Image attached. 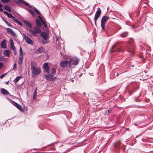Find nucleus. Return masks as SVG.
<instances>
[{"label":"nucleus","instance_id":"obj_1","mask_svg":"<svg viewBox=\"0 0 153 153\" xmlns=\"http://www.w3.org/2000/svg\"><path fill=\"white\" fill-rule=\"evenodd\" d=\"M124 48L126 49L129 52L133 53L135 49V46L134 44L129 43L125 45H122L121 44L118 43L112 47L111 51L112 52L117 51L123 52V49Z\"/></svg>","mask_w":153,"mask_h":153},{"label":"nucleus","instance_id":"obj_2","mask_svg":"<svg viewBox=\"0 0 153 153\" xmlns=\"http://www.w3.org/2000/svg\"><path fill=\"white\" fill-rule=\"evenodd\" d=\"M57 68V66L56 65H52L51 67L47 72L48 75L45 74L44 75V77H45L47 80L54 81L56 77H55L54 76L56 74Z\"/></svg>","mask_w":153,"mask_h":153},{"label":"nucleus","instance_id":"obj_3","mask_svg":"<svg viewBox=\"0 0 153 153\" xmlns=\"http://www.w3.org/2000/svg\"><path fill=\"white\" fill-rule=\"evenodd\" d=\"M32 75L33 77L39 75L40 73V68L37 67V64L35 62H32L31 64Z\"/></svg>","mask_w":153,"mask_h":153},{"label":"nucleus","instance_id":"obj_4","mask_svg":"<svg viewBox=\"0 0 153 153\" xmlns=\"http://www.w3.org/2000/svg\"><path fill=\"white\" fill-rule=\"evenodd\" d=\"M40 36L44 40H42L41 42L42 44L45 45L49 42V41H47L50 37L49 33L48 32H41L40 33Z\"/></svg>","mask_w":153,"mask_h":153},{"label":"nucleus","instance_id":"obj_5","mask_svg":"<svg viewBox=\"0 0 153 153\" xmlns=\"http://www.w3.org/2000/svg\"><path fill=\"white\" fill-rule=\"evenodd\" d=\"M79 61V59L75 57L73 59H71L69 61V65L70 66L71 65H76L78 64Z\"/></svg>","mask_w":153,"mask_h":153},{"label":"nucleus","instance_id":"obj_6","mask_svg":"<svg viewBox=\"0 0 153 153\" xmlns=\"http://www.w3.org/2000/svg\"><path fill=\"white\" fill-rule=\"evenodd\" d=\"M109 19V17L107 16H104L102 17L101 22L102 29H105V23Z\"/></svg>","mask_w":153,"mask_h":153},{"label":"nucleus","instance_id":"obj_7","mask_svg":"<svg viewBox=\"0 0 153 153\" xmlns=\"http://www.w3.org/2000/svg\"><path fill=\"white\" fill-rule=\"evenodd\" d=\"M30 9H27V10L30 13V14L33 16H34L35 14L33 12V10H34L35 12L37 13V14L39 15L40 14V13L36 8H33L32 6V7H29Z\"/></svg>","mask_w":153,"mask_h":153},{"label":"nucleus","instance_id":"obj_8","mask_svg":"<svg viewBox=\"0 0 153 153\" xmlns=\"http://www.w3.org/2000/svg\"><path fill=\"white\" fill-rule=\"evenodd\" d=\"M30 9H27V10L30 13V14L33 16H34L35 14L33 12V10H34L35 12L37 13V14L39 15L40 14V13L36 8H33L32 6V7H29Z\"/></svg>","mask_w":153,"mask_h":153},{"label":"nucleus","instance_id":"obj_9","mask_svg":"<svg viewBox=\"0 0 153 153\" xmlns=\"http://www.w3.org/2000/svg\"><path fill=\"white\" fill-rule=\"evenodd\" d=\"M24 53L23 52L21 47L20 48V53L19 57V60L18 61V64L21 65L23 61V59Z\"/></svg>","mask_w":153,"mask_h":153},{"label":"nucleus","instance_id":"obj_10","mask_svg":"<svg viewBox=\"0 0 153 153\" xmlns=\"http://www.w3.org/2000/svg\"><path fill=\"white\" fill-rule=\"evenodd\" d=\"M101 14V10L100 8H98L95 14L94 20L95 24H96L97 21L100 16Z\"/></svg>","mask_w":153,"mask_h":153},{"label":"nucleus","instance_id":"obj_11","mask_svg":"<svg viewBox=\"0 0 153 153\" xmlns=\"http://www.w3.org/2000/svg\"><path fill=\"white\" fill-rule=\"evenodd\" d=\"M30 32L33 36H36L41 31V29H29Z\"/></svg>","mask_w":153,"mask_h":153},{"label":"nucleus","instance_id":"obj_12","mask_svg":"<svg viewBox=\"0 0 153 153\" xmlns=\"http://www.w3.org/2000/svg\"><path fill=\"white\" fill-rule=\"evenodd\" d=\"M13 104L16 106L17 108L22 111H24V109L22 107L21 105L14 101H12Z\"/></svg>","mask_w":153,"mask_h":153},{"label":"nucleus","instance_id":"obj_13","mask_svg":"<svg viewBox=\"0 0 153 153\" xmlns=\"http://www.w3.org/2000/svg\"><path fill=\"white\" fill-rule=\"evenodd\" d=\"M69 62L68 60H64L60 62V65L61 67L64 68L66 67L69 65Z\"/></svg>","mask_w":153,"mask_h":153},{"label":"nucleus","instance_id":"obj_14","mask_svg":"<svg viewBox=\"0 0 153 153\" xmlns=\"http://www.w3.org/2000/svg\"><path fill=\"white\" fill-rule=\"evenodd\" d=\"M18 2H16L18 3L19 4H20V3H22L25 4L26 6H28L29 7H32V6L30 5L28 3L26 2L25 1L23 0H17Z\"/></svg>","mask_w":153,"mask_h":153},{"label":"nucleus","instance_id":"obj_15","mask_svg":"<svg viewBox=\"0 0 153 153\" xmlns=\"http://www.w3.org/2000/svg\"><path fill=\"white\" fill-rule=\"evenodd\" d=\"M24 39L27 43L31 45H33V43L32 40L29 38L27 37L26 36H25Z\"/></svg>","mask_w":153,"mask_h":153},{"label":"nucleus","instance_id":"obj_16","mask_svg":"<svg viewBox=\"0 0 153 153\" xmlns=\"http://www.w3.org/2000/svg\"><path fill=\"white\" fill-rule=\"evenodd\" d=\"M25 24L29 28L31 29L32 27V24L30 22L25 20L23 21Z\"/></svg>","mask_w":153,"mask_h":153},{"label":"nucleus","instance_id":"obj_17","mask_svg":"<svg viewBox=\"0 0 153 153\" xmlns=\"http://www.w3.org/2000/svg\"><path fill=\"white\" fill-rule=\"evenodd\" d=\"M1 47L3 48H7V44L6 40L4 39L3 40L1 43Z\"/></svg>","mask_w":153,"mask_h":153},{"label":"nucleus","instance_id":"obj_18","mask_svg":"<svg viewBox=\"0 0 153 153\" xmlns=\"http://www.w3.org/2000/svg\"><path fill=\"white\" fill-rule=\"evenodd\" d=\"M43 68L47 72L50 69L48 63H45L43 65Z\"/></svg>","mask_w":153,"mask_h":153},{"label":"nucleus","instance_id":"obj_19","mask_svg":"<svg viewBox=\"0 0 153 153\" xmlns=\"http://www.w3.org/2000/svg\"><path fill=\"white\" fill-rule=\"evenodd\" d=\"M3 54L5 56L9 57L10 56V51L8 50H5L3 51Z\"/></svg>","mask_w":153,"mask_h":153},{"label":"nucleus","instance_id":"obj_20","mask_svg":"<svg viewBox=\"0 0 153 153\" xmlns=\"http://www.w3.org/2000/svg\"><path fill=\"white\" fill-rule=\"evenodd\" d=\"M7 32L9 33L11 35L14 37H16V35L15 33L12 29H7Z\"/></svg>","mask_w":153,"mask_h":153},{"label":"nucleus","instance_id":"obj_21","mask_svg":"<svg viewBox=\"0 0 153 153\" xmlns=\"http://www.w3.org/2000/svg\"><path fill=\"white\" fill-rule=\"evenodd\" d=\"M36 26L38 27H41L42 24L41 22L38 19H36Z\"/></svg>","mask_w":153,"mask_h":153},{"label":"nucleus","instance_id":"obj_22","mask_svg":"<svg viewBox=\"0 0 153 153\" xmlns=\"http://www.w3.org/2000/svg\"><path fill=\"white\" fill-rule=\"evenodd\" d=\"M1 93L4 94H9V92L7 90L4 88H3L1 89Z\"/></svg>","mask_w":153,"mask_h":153},{"label":"nucleus","instance_id":"obj_23","mask_svg":"<svg viewBox=\"0 0 153 153\" xmlns=\"http://www.w3.org/2000/svg\"><path fill=\"white\" fill-rule=\"evenodd\" d=\"M128 33L127 32H124L120 34L121 36L122 37H126L128 35Z\"/></svg>","mask_w":153,"mask_h":153},{"label":"nucleus","instance_id":"obj_24","mask_svg":"<svg viewBox=\"0 0 153 153\" xmlns=\"http://www.w3.org/2000/svg\"><path fill=\"white\" fill-rule=\"evenodd\" d=\"M4 8L6 10L8 11V12H11V10L10 7L7 5H5L4 7Z\"/></svg>","mask_w":153,"mask_h":153},{"label":"nucleus","instance_id":"obj_25","mask_svg":"<svg viewBox=\"0 0 153 153\" xmlns=\"http://www.w3.org/2000/svg\"><path fill=\"white\" fill-rule=\"evenodd\" d=\"M44 48L42 47H39L38 49V51L40 52H43L44 51Z\"/></svg>","mask_w":153,"mask_h":153},{"label":"nucleus","instance_id":"obj_26","mask_svg":"<svg viewBox=\"0 0 153 153\" xmlns=\"http://www.w3.org/2000/svg\"><path fill=\"white\" fill-rule=\"evenodd\" d=\"M36 94H37V90L36 89L35 92L34 93L33 98L34 100H35L36 97Z\"/></svg>","mask_w":153,"mask_h":153},{"label":"nucleus","instance_id":"obj_27","mask_svg":"<svg viewBox=\"0 0 153 153\" xmlns=\"http://www.w3.org/2000/svg\"><path fill=\"white\" fill-rule=\"evenodd\" d=\"M42 25H43V26H44V27H45V29H46V28H47V24H46V22L44 20L43 21V22H42Z\"/></svg>","mask_w":153,"mask_h":153},{"label":"nucleus","instance_id":"obj_28","mask_svg":"<svg viewBox=\"0 0 153 153\" xmlns=\"http://www.w3.org/2000/svg\"><path fill=\"white\" fill-rule=\"evenodd\" d=\"M8 17L10 18H12L13 19H14L15 17L12 16V14L10 13H8V14L7 15Z\"/></svg>","mask_w":153,"mask_h":153},{"label":"nucleus","instance_id":"obj_29","mask_svg":"<svg viewBox=\"0 0 153 153\" xmlns=\"http://www.w3.org/2000/svg\"><path fill=\"white\" fill-rule=\"evenodd\" d=\"M21 78H22V77L20 76H18L16 77L15 79V82H18L19 79Z\"/></svg>","mask_w":153,"mask_h":153},{"label":"nucleus","instance_id":"obj_30","mask_svg":"<svg viewBox=\"0 0 153 153\" xmlns=\"http://www.w3.org/2000/svg\"><path fill=\"white\" fill-rule=\"evenodd\" d=\"M11 45V49L13 50H14L16 49L15 47L14 44Z\"/></svg>","mask_w":153,"mask_h":153},{"label":"nucleus","instance_id":"obj_31","mask_svg":"<svg viewBox=\"0 0 153 153\" xmlns=\"http://www.w3.org/2000/svg\"><path fill=\"white\" fill-rule=\"evenodd\" d=\"M150 139L153 140V138H147L146 139H144V140L143 141L145 142H149V140Z\"/></svg>","mask_w":153,"mask_h":153},{"label":"nucleus","instance_id":"obj_32","mask_svg":"<svg viewBox=\"0 0 153 153\" xmlns=\"http://www.w3.org/2000/svg\"><path fill=\"white\" fill-rule=\"evenodd\" d=\"M1 1L4 3H7L10 1V0H1Z\"/></svg>","mask_w":153,"mask_h":153},{"label":"nucleus","instance_id":"obj_33","mask_svg":"<svg viewBox=\"0 0 153 153\" xmlns=\"http://www.w3.org/2000/svg\"><path fill=\"white\" fill-rule=\"evenodd\" d=\"M111 110H108L106 111H105V115H107L110 112H111Z\"/></svg>","mask_w":153,"mask_h":153},{"label":"nucleus","instance_id":"obj_34","mask_svg":"<svg viewBox=\"0 0 153 153\" xmlns=\"http://www.w3.org/2000/svg\"><path fill=\"white\" fill-rule=\"evenodd\" d=\"M3 20L9 26H10L11 25L10 24V23H8L7 21H6L5 19H3Z\"/></svg>","mask_w":153,"mask_h":153},{"label":"nucleus","instance_id":"obj_35","mask_svg":"<svg viewBox=\"0 0 153 153\" xmlns=\"http://www.w3.org/2000/svg\"><path fill=\"white\" fill-rule=\"evenodd\" d=\"M7 73H6L3 74L0 76V78L1 79L3 78V77H4Z\"/></svg>","mask_w":153,"mask_h":153},{"label":"nucleus","instance_id":"obj_36","mask_svg":"<svg viewBox=\"0 0 153 153\" xmlns=\"http://www.w3.org/2000/svg\"><path fill=\"white\" fill-rule=\"evenodd\" d=\"M38 18L40 20L41 22H42L44 20L42 18V17L40 16H38Z\"/></svg>","mask_w":153,"mask_h":153},{"label":"nucleus","instance_id":"obj_37","mask_svg":"<svg viewBox=\"0 0 153 153\" xmlns=\"http://www.w3.org/2000/svg\"><path fill=\"white\" fill-rule=\"evenodd\" d=\"M3 64L2 62H0V70L3 68Z\"/></svg>","mask_w":153,"mask_h":153},{"label":"nucleus","instance_id":"obj_38","mask_svg":"<svg viewBox=\"0 0 153 153\" xmlns=\"http://www.w3.org/2000/svg\"><path fill=\"white\" fill-rule=\"evenodd\" d=\"M2 7V5L0 4V11L2 12L3 10V9L1 8Z\"/></svg>","mask_w":153,"mask_h":153},{"label":"nucleus","instance_id":"obj_39","mask_svg":"<svg viewBox=\"0 0 153 153\" xmlns=\"http://www.w3.org/2000/svg\"><path fill=\"white\" fill-rule=\"evenodd\" d=\"M16 63L14 64V65H13V70H16Z\"/></svg>","mask_w":153,"mask_h":153},{"label":"nucleus","instance_id":"obj_40","mask_svg":"<svg viewBox=\"0 0 153 153\" xmlns=\"http://www.w3.org/2000/svg\"><path fill=\"white\" fill-rule=\"evenodd\" d=\"M10 45H12V44H13L14 43H13V41L12 40V39H10Z\"/></svg>","mask_w":153,"mask_h":153},{"label":"nucleus","instance_id":"obj_41","mask_svg":"<svg viewBox=\"0 0 153 153\" xmlns=\"http://www.w3.org/2000/svg\"><path fill=\"white\" fill-rule=\"evenodd\" d=\"M13 21L15 22L16 23H17L19 21V20L18 19H13Z\"/></svg>","mask_w":153,"mask_h":153},{"label":"nucleus","instance_id":"obj_42","mask_svg":"<svg viewBox=\"0 0 153 153\" xmlns=\"http://www.w3.org/2000/svg\"><path fill=\"white\" fill-rule=\"evenodd\" d=\"M13 52H14V55H17V52L16 51V49L14 50H13Z\"/></svg>","mask_w":153,"mask_h":153},{"label":"nucleus","instance_id":"obj_43","mask_svg":"<svg viewBox=\"0 0 153 153\" xmlns=\"http://www.w3.org/2000/svg\"><path fill=\"white\" fill-rule=\"evenodd\" d=\"M139 57H140V58H141L142 59H143L144 58L143 57V56L142 55H140Z\"/></svg>","mask_w":153,"mask_h":153},{"label":"nucleus","instance_id":"obj_44","mask_svg":"<svg viewBox=\"0 0 153 153\" xmlns=\"http://www.w3.org/2000/svg\"><path fill=\"white\" fill-rule=\"evenodd\" d=\"M18 23L19 25H20L22 26V23H21L19 21H18V22L17 23Z\"/></svg>","mask_w":153,"mask_h":153},{"label":"nucleus","instance_id":"obj_45","mask_svg":"<svg viewBox=\"0 0 153 153\" xmlns=\"http://www.w3.org/2000/svg\"><path fill=\"white\" fill-rule=\"evenodd\" d=\"M3 12L4 13L6 14L7 15L8 13L7 11H4Z\"/></svg>","mask_w":153,"mask_h":153},{"label":"nucleus","instance_id":"obj_46","mask_svg":"<svg viewBox=\"0 0 153 153\" xmlns=\"http://www.w3.org/2000/svg\"><path fill=\"white\" fill-rule=\"evenodd\" d=\"M82 94L84 96H85L86 95V93H85V92H83V93H82Z\"/></svg>","mask_w":153,"mask_h":153},{"label":"nucleus","instance_id":"obj_47","mask_svg":"<svg viewBox=\"0 0 153 153\" xmlns=\"http://www.w3.org/2000/svg\"><path fill=\"white\" fill-rule=\"evenodd\" d=\"M114 147H115V148H116L117 147H116V143H115L114 145Z\"/></svg>","mask_w":153,"mask_h":153},{"label":"nucleus","instance_id":"obj_48","mask_svg":"<svg viewBox=\"0 0 153 153\" xmlns=\"http://www.w3.org/2000/svg\"><path fill=\"white\" fill-rule=\"evenodd\" d=\"M130 41H131V42H133V39H131V40H130Z\"/></svg>","mask_w":153,"mask_h":153},{"label":"nucleus","instance_id":"obj_49","mask_svg":"<svg viewBox=\"0 0 153 153\" xmlns=\"http://www.w3.org/2000/svg\"><path fill=\"white\" fill-rule=\"evenodd\" d=\"M8 82H8V81L6 82V84H8Z\"/></svg>","mask_w":153,"mask_h":153},{"label":"nucleus","instance_id":"obj_50","mask_svg":"<svg viewBox=\"0 0 153 153\" xmlns=\"http://www.w3.org/2000/svg\"><path fill=\"white\" fill-rule=\"evenodd\" d=\"M71 81L72 82H73V81H74V80H71Z\"/></svg>","mask_w":153,"mask_h":153},{"label":"nucleus","instance_id":"obj_51","mask_svg":"<svg viewBox=\"0 0 153 153\" xmlns=\"http://www.w3.org/2000/svg\"><path fill=\"white\" fill-rule=\"evenodd\" d=\"M132 27L133 28H134V27H133V26H132Z\"/></svg>","mask_w":153,"mask_h":153},{"label":"nucleus","instance_id":"obj_52","mask_svg":"<svg viewBox=\"0 0 153 153\" xmlns=\"http://www.w3.org/2000/svg\"><path fill=\"white\" fill-rule=\"evenodd\" d=\"M58 38L57 39H56V41H57V40H58Z\"/></svg>","mask_w":153,"mask_h":153},{"label":"nucleus","instance_id":"obj_53","mask_svg":"<svg viewBox=\"0 0 153 153\" xmlns=\"http://www.w3.org/2000/svg\"><path fill=\"white\" fill-rule=\"evenodd\" d=\"M6 29H9V28H6Z\"/></svg>","mask_w":153,"mask_h":153},{"label":"nucleus","instance_id":"obj_54","mask_svg":"<svg viewBox=\"0 0 153 153\" xmlns=\"http://www.w3.org/2000/svg\"><path fill=\"white\" fill-rule=\"evenodd\" d=\"M117 148L119 147V146H117Z\"/></svg>","mask_w":153,"mask_h":153},{"label":"nucleus","instance_id":"obj_55","mask_svg":"<svg viewBox=\"0 0 153 153\" xmlns=\"http://www.w3.org/2000/svg\"><path fill=\"white\" fill-rule=\"evenodd\" d=\"M137 107H139V106H138Z\"/></svg>","mask_w":153,"mask_h":153}]
</instances>
